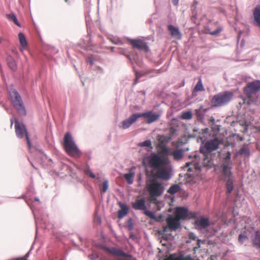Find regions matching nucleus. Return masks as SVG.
I'll return each instance as SVG.
<instances>
[{
	"mask_svg": "<svg viewBox=\"0 0 260 260\" xmlns=\"http://www.w3.org/2000/svg\"><path fill=\"white\" fill-rule=\"evenodd\" d=\"M171 152L170 148L164 145L161 147V151L163 157L156 153H152L146 157V160L148 162V166L152 170H157L154 176L163 180L170 179L169 169L170 161L167 156L169 155H170Z\"/></svg>",
	"mask_w": 260,
	"mask_h": 260,
	"instance_id": "1",
	"label": "nucleus"
},
{
	"mask_svg": "<svg viewBox=\"0 0 260 260\" xmlns=\"http://www.w3.org/2000/svg\"><path fill=\"white\" fill-rule=\"evenodd\" d=\"M63 145L66 152L70 156L75 158H78L81 156L80 150L69 132L66 133L64 136Z\"/></svg>",
	"mask_w": 260,
	"mask_h": 260,
	"instance_id": "2",
	"label": "nucleus"
},
{
	"mask_svg": "<svg viewBox=\"0 0 260 260\" xmlns=\"http://www.w3.org/2000/svg\"><path fill=\"white\" fill-rule=\"evenodd\" d=\"M146 188L152 200H156L164 191L162 183L154 178L147 181Z\"/></svg>",
	"mask_w": 260,
	"mask_h": 260,
	"instance_id": "3",
	"label": "nucleus"
},
{
	"mask_svg": "<svg viewBox=\"0 0 260 260\" xmlns=\"http://www.w3.org/2000/svg\"><path fill=\"white\" fill-rule=\"evenodd\" d=\"M233 97V93L231 91H225L214 95L211 102L213 107H221L229 103Z\"/></svg>",
	"mask_w": 260,
	"mask_h": 260,
	"instance_id": "4",
	"label": "nucleus"
},
{
	"mask_svg": "<svg viewBox=\"0 0 260 260\" xmlns=\"http://www.w3.org/2000/svg\"><path fill=\"white\" fill-rule=\"evenodd\" d=\"M260 90V81L255 80L247 84L244 88V92L251 103H255L257 97L253 96L257 91Z\"/></svg>",
	"mask_w": 260,
	"mask_h": 260,
	"instance_id": "5",
	"label": "nucleus"
},
{
	"mask_svg": "<svg viewBox=\"0 0 260 260\" xmlns=\"http://www.w3.org/2000/svg\"><path fill=\"white\" fill-rule=\"evenodd\" d=\"M10 95L14 107L20 114L25 115L26 114L25 108L18 92L15 90H12L10 92Z\"/></svg>",
	"mask_w": 260,
	"mask_h": 260,
	"instance_id": "6",
	"label": "nucleus"
},
{
	"mask_svg": "<svg viewBox=\"0 0 260 260\" xmlns=\"http://www.w3.org/2000/svg\"><path fill=\"white\" fill-rule=\"evenodd\" d=\"M220 144V141L217 138H214L207 141L203 146L200 147V152L202 154H210L213 151L218 148Z\"/></svg>",
	"mask_w": 260,
	"mask_h": 260,
	"instance_id": "7",
	"label": "nucleus"
},
{
	"mask_svg": "<svg viewBox=\"0 0 260 260\" xmlns=\"http://www.w3.org/2000/svg\"><path fill=\"white\" fill-rule=\"evenodd\" d=\"M232 166V162L231 160V154L228 152L221 166L222 174L226 179H229V178H233L232 173L231 172Z\"/></svg>",
	"mask_w": 260,
	"mask_h": 260,
	"instance_id": "8",
	"label": "nucleus"
},
{
	"mask_svg": "<svg viewBox=\"0 0 260 260\" xmlns=\"http://www.w3.org/2000/svg\"><path fill=\"white\" fill-rule=\"evenodd\" d=\"M14 121L15 123V129L16 136L19 138L21 139L25 135L26 137V139L27 141L28 146L29 148H30V143L27 132L26 131L24 125L22 123L18 122L16 118L14 119Z\"/></svg>",
	"mask_w": 260,
	"mask_h": 260,
	"instance_id": "9",
	"label": "nucleus"
},
{
	"mask_svg": "<svg viewBox=\"0 0 260 260\" xmlns=\"http://www.w3.org/2000/svg\"><path fill=\"white\" fill-rule=\"evenodd\" d=\"M166 221L167 226L164 228L163 231L164 232H167L168 229L171 231H176L180 226V220L172 215H170L167 217Z\"/></svg>",
	"mask_w": 260,
	"mask_h": 260,
	"instance_id": "10",
	"label": "nucleus"
},
{
	"mask_svg": "<svg viewBox=\"0 0 260 260\" xmlns=\"http://www.w3.org/2000/svg\"><path fill=\"white\" fill-rule=\"evenodd\" d=\"M139 118L144 117L146 118V123L148 124L152 123L159 118L160 115L158 113H154L152 111H148L144 113H138Z\"/></svg>",
	"mask_w": 260,
	"mask_h": 260,
	"instance_id": "11",
	"label": "nucleus"
},
{
	"mask_svg": "<svg viewBox=\"0 0 260 260\" xmlns=\"http://www.w3.org/2000/svg\"><path fill=\"white\" fill-rule=\"evenodd\" d=\"M129 42L133 48L137 49L140 50H143L145 52H147L149 50L147 44L143 40L131 39L129 40Z\"/></svg>",
	"mask_w": 260,
	"mask_h": 260,
	"instance_id": "12",
	"label": "nucleus"
},
{
	"mask_svg": "<svg viewBox=\"0 0 260 260\" xmlns=\"http://www.w3.org/2000/svg\"><path fill=\"white\" fill-rule=\"evenodd\" d=\"M104 250L107 252L115 256L118 257H131L132 255H129L128 254L125 253L122 250L115 248H108V247H104Z\"/></svg>",
	"mask_w": 260,
	"mask_h": 260,
	"instance_id": "13",
	"label": "nucleus"
},
{
	"mask_svg": "<svg viewBox=\"0 0 260 260\" xmlns=\"http://www.w3.org/2000/svg\"><path fill=\"white\" fill-rule=\"evenodd\" d=\"M138 118H139L138 113L132 114L127 119L122 122L121 127L123 129L129 128Z\"/></svg>",
	"mask_w": 260,
	"mask_h": 260,
	"instance_id": "14",
	"label": "nucleus"
},
{
	"mask_svg": "<svg viewBox=\"0 0 260 260\" xmlns=\"http://www.w3.org/2000/svg\"><path fill=\"white\" fill-rule=\"evenodd\" d=\"M188 215V210L184 207H177L175 210V217L178 220L186 219Z\"/></svg>",
	"mask_w": 260,
	"mask_h": 260,
	"instance_id": "15",
	"label": "nucleus"
},
{
	"mask_svg": "<svg viewBox=\"0 0 260 260\" xmlns=\"http://www.w3.org/2000/svg\"><path fill=\"white\" fill-rule=\"evenodd\" d=\"M188 150V148L186 150L177 148L173 151H172L170 153V155L172 156L175 160H180L183 158L184 152Z\"/></svg>",
	"mask_w": 260,
	"mask_h": 260,
	"instance_id": "16",
	"label": "nucleus"
},
{
	"mask_svg": "<svg viewBox=\"0 0 260 260\" xmlns=\"http://www.w3.org/2000/svg\"><path fill=\"white\" fill-rule=\"evenodd\" d=\"M168 29L170 32L172 36L175 38L177 39L180 40L181 38L182 35L180 32L179 28L175 27L172 25H169L168 26Z\"/></svg>",
	"mask_w": 260,
	"mask_h": 260,
	"instance_id": "17",
	"label": "nucleus"
},
{
	"mask_svg": "<svg viewBox=\"0 0 260 260\" xmlns=\"http://www.w3.org/2000/svg\"><path fill=\"white\" fill-rule=\"evenodd\" d=\"M133 207L136 210H145L146 209L145 201L144 199L137 200L133 203Z\"/></svg>",
	"mask_w": 260,
	"mask_h": 260,
	"instance_id": "18",
	"label": "nucleus"
},
{
	"mask_svg": "<svg viewBox=\"0 0 260 260\" xmlns=\"http://www.w3.org/2000/svg\"><path fill=\"white\" fill-rule=\"evenodd\" d=\"M119 205L120 209L118 211V217L119 218H122L127 215L128 209L126 205L121 202L119 203Z\"/></svg>",
	"mask_w": 260,
	"mask_h": 260,
	"instance_id": "19",
	"label": "nucleus"
},
{
	"mask_svg": "<svg viewBox=\"0 0 260 260\" xmlns=\"http://www.w3.org/2000/svg\"><path fill=\"white\" fill-rule=\"evenodd\" d=\"M253 15L256 25L260 27V5H257L253 10Z\"/></svg>",
	"mask_w": 260,
	"mask_h": 260,
	"instance_id": "20",
	"label": "nucleus"
},
{
	"mask_svg": "<svg viewBox=\"0 0 260 260\" xmlns=\"http://www.w3.org/2000/svg\"><path fill=\"white\" fill-rule=\"evenodd\" d=\"M18 38L20 44V51L23 52L27 47V43L24 35L20 32L18 34Z\"/></svg>",
	"mask_w": 260,
	"mask_h": 260,
	"instance_id": "21",
	"label": "nucleus"
},
{
	"mask_svg": "<svg viewBox=\"0 0 260 260\" xmlns=\"http://www.w3.org/2000/svg\"><path fill=\"white\" fill-rule=\"evenodd\" d=\"M251 240L253 246L260 249V231L255 232L254 236L252 237Z\"/></svg>",
	"mask_w": 260,
	"mask_h": 260,
	"instance_id": "22",
	"label": "nucleus"
},
{
	"mask_svg": "<svg viewBox=\"0 0 260 260\" xmlns=\"http://www.w3.org/2000/svg\"><path fill=\"white\" fill-rule=\"evenodd\" d=\"M204 158L203 160V165L205 167L211 168L212 165V160L211 158L210 154H203Z\"/></svg>",
	"mask_w": 260,
	"mask_h": 260,
	"instance_id": "23",
	"label": "nucleus"
},
{
	"mask_svg": "<svg viewBox=\"0 0 260 260\" xmlns=\"http://www.w3.org/2000/svg\"><path fill=\"white\" fill-rule=\"evenodd\" d=\"M196 224L202 228H206L209 225V221L208 218H202L196 220Z\"/></svg>",
	"mask_w": 260,
	"mask_h": 260,
	"instance_id": "24",
	"label": "nucleus"
},
{
	"mask_svg": "<svg viewBox=\"0 0 260 260\" xmlns=\"http://www.w3.org/2000/svg\"><path fill=\"white\" fill-rule=\"evenodd\" d=\"M135 176V173L133 171V170L131 169L128 173L125 174L124 175V177L126 180L128 184H132L133 182V178Z\"/></svg>",
	"mask_w": 260,
	"mask_h": 260,
	"instance_id": "25",
	"label": "nucleus"
},
{
	"mask_svg": "<svg viewBox=\"0 0 260 260\" xmlns=\"http://www.w3.org/2000/svg\"><path fill=\"white\" fill-rule=\"evenodd\" d=\"M186 167L188 168L187 171L191 172L193 169L200 171L201 168L197 164H193L192 162H188L186 164Z\"/></svg>",
	"mask_w": 260,
	"mask_h": 260,
	"instance_id": "26",
	"label": "nucleus"
},
{
	"mask_svg": "<svg viewBox=\"0 0 260 260\" xmlns=\"http://www.w3.org/2000/svg\"><path fill=\"white\" fill-rule=\"evenodd\" d=\"M249 240L248 237L247 236L246 233L244 232L243 233L239 235L238 237V242L241 244H245L246 245V243H247Z\"/></svg>",
	"mask_w": 260,
	"mask_h": 260,
	"instance_id": "27",
	"label": "nucleus"
},
{
	"mask_svg": "<svg viewBox=\"0 0 260 260\" xmlns=\"http://www.w3.org/2000/svg\"><path fill=\"white\" fill-rule=\"evenodd\" d=\"M205 88L202 83V79L199 78V81L193 89V92L203 91Z\"/></svg>",
	"mask_w": 260,
	"mask_h": 260,
	"instance_id": "28",
	"label": "nucleus"
},
{
	"mask_svg": "<svg viewBox=\"0 0 260 260\" xmlns=\"http://www.w3.org/2000/svg\"><path fill=\"white\" fill-rule=\"evenodd\" d=\"M7 61L9 67L13 71L16 69V64L13 58L11 56H8Z\"/></svg>",
	"mask_w": 260,
	"mask_h": 260,
	"instance_id": "29",
	"label": "nucleus"
},
{
	"mask_svg": "<svg viewBox=\"0 0 260 260\" xmlns=\"http://www.w3.org/2000/svg\"><path fill=\"white\" fill-rule=\"evenodd\" d=\"M166 260H192V258L190 255H187L186 256L179 255L176 257L169 256L168 258L166 259Z\"/></svg>",
	"mask_w": 260,
	"mask_h": 260,
	"instance_id": "30",
	"label": "nucleus"
},
{
	"mask_svg": "<svg viewBox=\"0 0 260 260\" xmlns=\"http://www.w3.org/2000/svg\"><path fill=\"white\" fill-rule=\"evenodd\" d=\"M226 186L228 193H231L233 189V178L226 179Z\"/></svg>",
	"mask_w": 260,
	"mask_h": 260,
	"instance_id": "31",
	"label": "nucleus"
},
{
	"mask_svg": "<svg viewBox=\"0 0 260 260\" xmlns=\"http://www.w3.org/2000/svg\"><path fill=\"white\" fill-rule=\"evenodd\" d=\"M180 189V186L178 184H174L172 185L168 190V192L171 194H174L177 192Z\"/></svg>",
	"mask_w": 260,
	"mask_h": 260,
	"instance_id": "32",
	"label": "nucleus"
},
{
	"mask_svg": "<svg viewBox=\"0 0 260 260\" xmlns=\"http://www.w3.org/2000/svg\"><path fill=\"white\" fill-rule=\"evenodd\" d=\"M7 17L10 20L12 21L16 25H17L18 26H20V24L19 23L18 21L14 14H8L7 15Z\"/></svg>",
	"mask_w": 260,
	"mask_h": 260,
	"instance_id": "33",
	"label": "nucleus"
},
{
	"mask_svg": "<svg viewBox=\"0 0 260 260\" xmlns=\"http://www.w3.org/2000/svg\"><path fill=\"white\" fill-rule=\"evenodd\" d=\"M181 118L183 119L189 120L192 117V114L191 111H186L182 113Z\"/></svg>",
	"mask_w": 260,
	"mask_h": 260,
	"instance_id": "34",
	"label": "nucleus"
},
{
	"mask_svg": "<svg viewBox=\"0 0 260 260\" xmlns=\"http://www.w3.org/2000/svg\"><path fill=\"white\" fill-rule=\"evenodd\" d=\"M151 145L152 143L150 140H146L139 144V146L141 147H148L152 148Z\"/></svg>",
	"mask_w": 260,
	"mask_h": 260,
	"instance_id": "35",
	"label": "nucleus"
},
{
	"mask_svg": "<svg viewBox=\"0 0 260 260\" xmlns=\"http://www.w3.org/2000/svg\"><path fill=\"white\" fill-rule=\"evenodd\" d=\"M85 174L92 178H95V175L90 170L89 168H86L84 170Z\"/></svg>",
	"mask_w": 260,
	"mask_h": 260,
	"instance_id": "36",
	"label": "nucleus"
},
{
	"mask_svg": "<svg viewBox=\"0 0 260 260\" xmlns=\"http://www.w3.org/2000/svg\"><path fill=\"white\" fill-rule=\"evenodd\" d=\"M108 188V182L107 181H105L103 183L101 192L102 193H105L107 190Z\"/></svg>",
	"mask_w": 260,
	"mask_h": 260,
	"instance_id": "37",
	"label": "nucleus"
},
{
	"mask_svg": "<svg viewBox=\"0 0 260 260\" xmlns=\"http://www.w3.org/2000/svg\"><path fill=\"white\" fill-rule=\"evenodd\" d=\"M222 30L221 28H218L215 30L210 32V34L212 35H218Z\"/></svg>",
	"mask_w": 260,
	"mask_h": 260,
	"instance_id": "38",
	"label": "nucleus"
},
{
	"mask_svg": "<svg viewBox=\"0 0 260 260\" xmlns=\"http://www.w3.org/2000/svg\"><path fill=\"white\" fill-rule=\"evenodd\" d=\"M189 238L190 239H192L193 240H195L196 239V237L193 233L189 234Z\"/></svg>",
	"mask_w": 260,
	"mask_h": 260,
	"instance_id": "39",
	"label": "nucleus"
},
{
	"mask_svg": "<svg viewBox=\"0 0 260 260\" xmlns=\"http://www.w3.org/2000/svg\"><path fill=\"white\" fill-rule=\"evenodd\" d=\"M145 213L146 215H147L150 217H151L152 215V213L151 212L148 211H145Z\"/></svg>",
	"mask_w": 260,
	"mask_h": 260,
	"instance_id": "40",
	"label": "nucleus"
},
{
	"mask_svg": "<svg viewBox=\"0 0 260 260\" xmlns=\"http://www.w3.org/2000/svg\"><path fill=\"white\" fill-rule=\"evenodd\" d=\"M179 0H172V2L175 6H177L178 4Z\"/></svg>",
	"mask_w": 260,
	"mask_h": 260,
	"instance_id": "41",
	"label": "nucleus"
},
{
	"mask_svg": "<svg viewBox=\"0 0 260 260\" xmlns=\"http://www.w3.org/2000/svg\"><path fill=\"white\" fill-rule=\"evenodd\" d=\"M170 132L171 133L174 134V132H175V129L173 127H171V128L170 129Z\"/></svg>",
	"mask_w": 260,
	"mask_h": 260,
	"instance_id": "42",
	"label": "nucleus"
},
{
	"mask_svg": "<svg viewBox=\"0 0 260 260\" xmlns=\"http://www.w3.org/2000/svg\"><path fill=\"white\" fill-rule=\"evenodd\" d=\"M88 60H89V61L90 62V63H91V64H93V61L91 60V59L89 58V59H88Z\"/></svg>",
	"mask_w": 260,
	"mask_h": 260,
	"instance_id": "43",
	"label": "nucleus"
},
{
	"mask_svg": "<svg viewBox=\"0 0 260 260\" xmlns=\"http://www.w3.org/2000/svg\"><path fill=\"white\" fill-rule=\"evenodd\" d=\"M243 150H244V149L243 148H241L240 150V152L241 153H243Z\"/></svg>",
	"mask_w": 260,
	"mask_h": 260,
	"instance_id": "44",
	"label": "nucleus"
},
{
	"mask_svg": "<svg viewBox=\"0 0 260 260\" xmlns=\"http://www.w3.org/2000/svg\"><path fill=\"white\" fill-rule=\"evenodd\" d=\"M13 120L12 119V120H11V126H12V125H13Z\"/></svg>",
	"mask_w": 260,
	"mask_h": 260,
	"instance_id": "45",
	"label": "nucleus"
},
{
	"mask_svg": "<svg viewBox=\"0 0 260 260\" xmlns=\"http://www.w3.org/2000/svg\"><path fill=\"white\" fill-rule=\"evenodd\" d=\"M198 247H200V240H198Z\"/></svg>",
	"mask_w": 260,
	"mask_h": 260,
	"instance_id": "46",
	"label": "nucleus"
},
{
	"mask_svg": "<svg viewBox=\"0 0 260 260\" xmlns=\"http://www.w3.org/2000/svg\"><path fill=\"white\" fill-rule=\"evenodd\" d=\"M18 260H26V259L24 258H19Z\"/></svg>",
	"mask_w": 260,
	"mask_h": 260,
	"instance_id": "47",
	"label": "nucleus"
},
{
	"mask_svg": "<svg viewBox=\"0 0 260 260\" xmlns=\"http://www.w3.org/2000/svg\"><path fill=\"white\" fill-rule=\"evenodd\" d=\"M65 2L66 3H68L69 2V0H64Z\"/></svg>",
	"mask_w": 260,
	"mask_h": 260,
	"instance_id": "48",
	"label": "nucleus"
},
{
	"mask_svg": "<svg viewBox=\"0 0 260 260\" xmlns=\"http://www.w3.org/2000/svg\"><path fill=\"white\" fill-rule=\"evenodd\" d=\"M198 248V247H194V248H193L194 250H196V249H197Z\"/></svg>",
	"mask_w": 260,
	"mask_h": 260,
	"instance_id": "49",
	"label": "nucleus"
},
{
	"mask_svg": "<svg viewBox=\"0 0 260 260\" xmlns=\"http://www.w3.org/2000/svg\"><path fill=\"white\" fill-rule=\"evenodd\" d=\"M2 43V39L0 38V44Z\"/></svg>",
	"mask_w": 260,
	"mask_h": 260,
	"instance_id": "50",
	"label": "nucleus"
},
{
	"mask_svg": "<svg viewBox=\"0 0 260 260\" xmlns=\"http://www.w3.org/2000/svg\"><path fill=\"white\" fill-rule=\"evenodd\" d=\"M137 80H138V78H136V82H137Z\"/></svg>",
	"mask_w": 260,
	"mask_h": 260,
	"instance_id": "51",
	"label": "nucleus"
},
{
	"mask_svg": "<svg viewBox=\"0 0 260 260\" xmlns=\"http://www.w3.org/2000/svg\"><path fill=\"white\" fill-rule=\"evenodd\" d=\"M259 131H260V129H259Z\"/></svg>",
	"mask_w": 260,
	"mask_h": 260,
	"instance_id": "52",
	"label": "nucleus"
}]
</instances>
